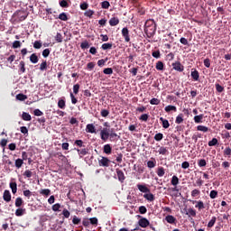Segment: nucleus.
Here are the masks:
<instances>
[{"label": "nucleus", "instance_id": "obj_57", "mask_svg": "<svg viewBox=\"0 0 231 231\" xmlns=\"http://www.w3.org/2000/svg\"><path fill=\"white\" fill-rule=\"evenodd\" d=\"M80 48L81 50H88L89 48V42L88 41L81 42Z\"/></svg>", "mask_w": 231, "mask_h": 231}, {"label": "nucleus", "instance_id": "obj_63", "mask_svg": "<svg viewBox=\"0 0 231 231\" xmlns=\"http://www.w3.org/2000/svg\"><path fill=\"white\" fill-rule=\"evenodd\" d=\"M139 213L140 214H147V208L145 206L139 207Z\"/></svg>", "mask_w": 231, "mask_h": 231}, {"label": "nucleus", "instance_id": "obj_14", "mask_svg": "<svg viewBox=\"0 0 231 231\" xmlns=\"http://www.w3.org/2000/svg\"><path fill=\"white\" fill-rule=\"evenodd\" d=\"M165 221H167V223L170 225H174V223H176V217H174L172 215H168L165 217Z\"/></svg>", "mask_w": 231, "mask_h": 231}, {"label": "nucleus", "instance_id": "obj_20", "mask_svg": "<svg viewBox=\"0 0 231 231\" xmlns=\"http://www.w3.org/2000/svg\"><path fill=\"white\" fill-rule=\"evenodd\" d=\"M77 152L79 156H86V154L89 153V149L88 148L77 149Z\"/></svg>", "mask_w": 231, "mask_h": 231}, {"label": "nucleus", "instance_id": "obj_53", "mask_svg": "<svg viewBox=\"0 0 231 231\" xmlns=\"http://www.w3.org/2000/svg\"><path fill=\"white\" fill-rule=\"evenodd\" d=\"M109 6H111V4H109V2L107 1H104L101 3V8H103L104 10H107Z\"/></svg>", "mask_w": 231, "mask_h": 231}, {"label": "nucleus", "instance_id": "obj_56", "mask_svg": "<svg viewBox=\"0 0 231 231\" xmlns=\"http://www.w3.org/2000/svg\"><path fill=\"white\" fill-rule=\"evenodd\" d=\"M209 198L211 199H216V198H217V190H211L210 193H209Z\"/></svg>", "mask_w": 231, "mask_h": 231}, {"label": "nucleus", "instance_id": "obj_13", "mask_svg": "<svg viewBox=\"0 0 231 231\" xmlns=\"http://www.w3.org/2000/svg\"><path fill=\"white\" fill-rule=\"evenodd\" d=\"M116 137H118V134L115 133V128L109 129L110 142H115V140H116Z\"/></svg>", "mask_w": 231, "mask_h": 231}, {"label": "nucleus", "instance_id": "obj_36", "mask_svg": "<svg viewBox=\"0 0 231 231\" xmlns=\"http://www.w3.org/2000/svg\"><path fill=\"white\" fill-rule=\"evenodd\" d=\"M216 221H217V217H212L210 221L208 223V228H212L214 225H216Z\"/></svg>", "mask_w": 231, "mask_h": 231}, {"label": "nucleus", "instance_id": "obj_44", "mask_svg": "<svg viewBox=\"0 0 231 231\" xmlns=\"http://www.w3.org/2000/svg\"><path fill=\"white\" fill-rule=\"evenodd\" d=\"M23 203V201L21 197L16 198L15 202H14L15 207H17V208L22 207Z\"/></svg>", "mask_w": 231, "mask_h": 231}, {"label": "nucleus", "instance_id": "obj_2", "mask_svg": "<svg viewBox=\"0 0 231 231\" xmlns=\"http://www.w3.org/2000/svg\"><path fill=\"white\" fill-rule=\"evenodd\" d=\"M28 17V13L23 10H18L14 12L13 14V24H19V23H23V21H26Z\"/></svg>", "mask_w": 231, "mask_h": 231}, {"label": "nucleus", "instance_id": "obj_42", "mask_svg": "<svg viewBox=\"0 0 231 231\" xmlns=\"http://www.w3.org/2000/svg\"><path fill=\"white\" fill-rule=\"evenodd\" d=\"M68 1L69 0L60 1V6H61V8H69V4H68Z\"/></svg>", "mask_w": 231, "mask_h": 231}, {"label": "nucleus", "instance_id": "obj_25", "mask_svg": "<svg viewBox=\"0 0 231 231\" xmlns=\"http://www.w3.org/2000/svg\"><path fill=\"white\" fill-rule=\"evenodd\" d=\"M30 60L32 64H37V62H39V57L37 56L36 53H32L31 56H30Z\"/></svg>", "mask_w": 231, "mask_h": 231}, {"label": "nucleus", "instance_id": "obj_39", "mask_svg": "<svg viewBox=\"0 0 231 231\" xmlns=\"http://www.w3.org/2000/svg\"><path fill=\"white\" fill-rule=\"evenodd\" d=\"M33 174H35V172H32V170H26V171L23 172L24 178H32V176H33Z\"/></svg>", "mask_w": 231, "mask_h": 231}, {"label": "nucleus", "instance_id": "obj_6", "mask_svg": "<svg viewBox=\"0 0 231 231\" xmlns=\"http://www.w3.org/2000/svg\"><path fill=\"white\" fill-rule=\"evenodd\" d=\"M138 225L139 226H141V228H147V226H149V225H151V223L149 222V220L145 217H141L138 221Z\"/></svg>", "mask_w": 231, "mask_h": 231}, {"label": "nucleus", "instance_id": "obj_37", "mask_svg": "<svg viewBox=\"0 0 231 231\" xmlns=\"http://www.w3.org/2000/svg\"><path fill=\"white\" fill-rule=\"evenodd\" d=\"M28 99V96L24 94H17L16 100H20V102H24V100Z\"/></svg>", "mask_w": 231, "mask_h": 231}, {"label": "nucleus", "instance_id": "obj_35", "mask_svg": "<svg viewBox=\"0 0 231 231\" xmlns=\"http://www.w3.org/2000/svg\"><path fill=\"white\" fill-rule=\"evenodd\" d=\"M157 175L159 178H163V176H165V169L163 167H159L157 170Z\"/></svg>", "mask_w": 231, "mask_h": 231}, {"label": "nucleus", "instance_id": "obj_34", "mask_svg": "<svg viewBox=\"0 0 231 231\" xmlns=\"http://www.w3.org/2000/svg\"><path fill=\"white\" fill-rule=\"evenodd\" d=\"M58 107L60 109H66V100L59 99V101H58Z\"/></svg>", "mask_w": 231, "mask_h": 231}, {"label": "nucleus", "instance_id": "obj_32", "mask_svg": "<svg viewBox=\"0 0 231 231\" xmlns=\"http://www.w3.org/2000/svg\"><path fill=\"white\" fill-rule=\"evenodd\" d=\"M143 199L147 201H154V195L152 193H146L143 195Z\"/></svg>", "mask_w": 231, "mask_h": 231}, {"label": "nucleus", "instance_id": "obj_24", "mask_svg": "<svg viewBox=\"0 0 231 231\" xmlns=\"http://www.w3.org/2000/svg\"><path fill=\"white\" fill-rule=\"evenodd\" d=\"M9 187L13 194H17V182H10Z\"/></svg>", "mask_w": 231, "mask_h": 231}, {"label": "nucleus", "instance_id": "obj_27", "mask_svg": "<svg viewBox=\"0 0 231 231\" xmlns=\"http://www.w3.org/2000/svg\"><path fill=\"white\" fill-rule=\"evenodd\" d=\"M164 110L166 113H171V111H174V113H176V111H178V108H176V106L172 105H169L165 106Z\"/></svg>", "mask_w": 231, "mask_h": 231}, {"label": "nucleus", "instance_id": "obj_52", "mask_svg": "<svg viewBox=\"0 0 231 231\" xmlns=\"http://www.w3.org/2000/svg\"><path fill=\"white\" fill-rule=\"evenodd\" d=\"M201 194V191H199V189H195L191 191V197L192 198H198V196H199Z\"/></svg>", "mask_w": 231, "mask_h": 231}, {"label": "nucleus", "instance_id": "obj_9", "mask_svg": "<svg viewBox=\"0 0 231 231\" xmlns=\"http://www.w3.org/2000/svg\"><path fill=\"white\" fill-rule=\"evenodd\" d=\"M3 199L4 201H6V203H10V201H12V194L10 193V190L5 189L4 191Z\"/></svg>", "mask_w": 231, "mask_h": 231}, {"label": "nucleus", "instance_id": "obj_55", "mask_svg": "<svg viewBox=\"0 0 231 231\" xmlns=\"http://www.w3.org/2000/svg\"><path fill=\"white\" fill-rule=\"evenodd\" d=\"M150 104L152 106H159L160 104V99L156 98V97H153L150 100Z\"/></svg>", "mask_w": 231, "mask_h": 231}, {"label": "nucleus", "instance_id": "obj_31", "mask_svg": "<svg viewBox=\"0 0 231 231\" xmlns=\"http://www.w3.org/2000/svg\"><path fill=\"white\" fill-rule=\"evenodd\" d=\"M24 163V161L23 159H16L14 165L16 169H21L23 167V164Z\"/></svg>", "mask_w": 231, "mask_h": 231}, {"label": "nucleus", "instance_id": "obj_49", "mask_svg": "<svg viewBox=\"0 0 231 231\" xmlns=\"http://www.w3.org/2000/svg\"><path fill=\"white\" fill-rule=\"evenodd\" d=\"M215 88L217 91V93H223V91H225V88L221 85H219V83L215 84Z\"/></svg>", "mask_w": 231, "mask_h": 231}, {"label": "nucleus", "instance_id": "obj_43", "mask_svg": "<svg viewBox=\"0 0 231 231\" xmlns=\"http://www.w3.org/2000/svg\"><path fill=\"white\" fill-rule=\"evenodd\" d=\"M197 131H201L202 133H208V127L205 125H198Z\"/></svg>", "mask_w": 231, "mask_h": 231}, {"label": "nucleus", "instance_id": "obj_58", "mask_svg": "<svg viewBox=\"0 0 231 231\" xmlns=\"http://www.w3.org/2000/svg\"><path fill=\"white\" fill-rule=\"evenodd\" d=\"M139 120H142V122H147L149 120V114H143Z\"/></svg>", "mask_w": 231, "mask_h": 231}, {"label": "nucleus", "instance_id": "obj_26", "mask_svg": "<svg viewBox=\"0 0 231 231\" xmlns=\"http://www.w3.org/2000/svg\"><path fill=\"white\" fill-rule=\"evenodd\" d=\"M204 116L203 114H200L199 116H194V122L195 124H201L203 122Z\"/></svg>", "mask_w": 231, "mask_h": 231}, {"label": "nucleus", "instance_id": "obj_8", "mask_svg": "<svg viewBox=\"0 0 231 231\" xmlns=\"http://www.w3.org/2000/svg\"><path fill=\"white\" fill-rule=\"evenodd\" d=\"M110 162L106 157H102L98 160L99 167H109Z\"/></svg>", "mask_w": 231, "mask_h": 231}, {"label": "nucleus", "instance_id": "obj_23", "mask_svg": "<svg viewBox=\"0 0 231 231\" xmlns=\"http://www.w3.org/2000/svg\"><path fill=\"white\" fill-rule=\"evenodd\" d=\"M147 167L149 169H154V167H156V159L152 158L151 161H148L147 162Z\"/></svg>", "mask_w": 231, "mask_h": 231}, {"label": "nucleus", "instance_id": "obj_61", "mask_svg": "<svg viewBox=\"0 0 231 231\" xmlns=\"http://www.w3.org/2000/svg\"><path fill=\"white\" fill-rule=\"evenodd\" d=\"M22 43L19 41H14L13 42V49L17 50V48H21Z\"/></svg>", "mask_w": 231, "mask_h": 231}, {"label": "nucleus", "instance_id": "obj_51", "mask_svg": "<svg viewBox=\"0 0 231 231\" xmlns=\"http://www.w3.org/2000/svg\"><path fill=\"white\" fill-rule=\"evenodd\" d=\"M175 124H183V114L177 116Z\"/></svg>", "mask_w": 231, "mask_h": 231}, {"label": "nucleus", "instance_id": "obj_17", "mask_svg": "<svg viewBox=\"0 0 231 231\" xmlns=\"http://www.w3.org/2000/svg\"><path fill=\"white\" fill-rule=\"evenodd\" d=\"M112 152H113V148L111 147V144L104 145L103 152H105V154H111Z\"/></svg>", "mask_w": 231, "mask_h": 231}, {"label": "nucleus", "instance_id": "obj_62", "mask_svg": "<svg viewBox=\"0 0 231 231\" xmlns=\"http://www.w3.org/2000/svg\"><path fill=\"white\" fill-rule=\"evenodd\" d=\"M55 41L56 42H62V34L60 32H57L55 36Z\"/></svg>", "mask_w": 231, "mask_h": 231}, {"label": "nucleus", "instance_id": "obj_41", "mask_svg": "<svg viewBox=\"0 0 231 231\" xmlns=\"http://www.w3.org/2000/svg\"><path fill=\"white\" fill-rule=\"evenodd\" d=\"M155 68L158 71H163L164 65L162 61H157Z\"/></svg>", "mask_w": 231, "mask_h": 231}, {"label": "nucleus", "instance_id": "obj_48", "mask_svg": "<svg viewBox=\"0 0 231 231\" xmlns=\"http://www.w3.org/2000/svg\"><path fill=\"white\" fill-rule=\"evenodd\" d=\"M154 140L156 142H162V140H163V134L162 133H158L154 135Z\"/></svg>", "mask_w": 231, "mask_h": 231}, {"label": "nucleus", "instance_id": "obj_59", "mask_svg": "<svg viewBox=\"0 0 231 231\" xmlns=\"http://www.w3.org/2000/svg\"><path fill=\"white\" fill-rule=\"evenodd\" d=\"M48 68V62L46 60L42 61V63L40 65L41 71H44V69H47Z\"/></svg>", "mask_w": 231, "mask_h": 231}, {"label": "nucleus", "instance_id": "obj_1", "mask_svg": "<svg viewBox=\"0 0 231 231\" xmlns=\"http://www.w3.org/2000/svg\"><path fill=\"white\" fill-rule=\"evenodd\" d=\"M144 33H146L149 38L156 33V23H154V20L149 19L146 21L144 24Z\"/></svg>", "mask_w": 231, "mask_h": 231}, {"label": "nucleus", "instance_id": "obj_60", "mask_svg": "<svg viewBox=\"0 0 231 231\" xmlns=\"http://www.w3.org/2000/svg\"><path fill=\"white\" fill-rule=\"evenodd\" d=\"M103 73L105 75H113V69L112 68L104 69Z\"/></svg>", "mask_w": 231, "mask_h": 231}, {"label": "nucleus", "instance_id": "obj_3", "mask_svg": "<svg viewBox=\"0 0 231 231\" xmlns=\"http://www.w3.org/2000/svg\"><path fill=\"white\" fill-rule=\"evenodd\" d=\"M171 66L172 69H174L175 71H179V73H182V71L185 70V66H183V64H181V62L180 61L173 62Z\"/></svg>", "mask_w": 231, "mask_h": 231}, {"label": "nucleus", "instance_id": "obj_64", "mask_svg": "<svg viewBox=\"0 0 231 231\" xmlns=\"http://www.w3.org/2000/svg\"><path fill=\"white\" fill-rule=\"evenodd\" d=\"M152 57H154V59H160L161 54H160V51H154L152 52Z\"/></svg>", "mask_w": 231, "mask_h": 231}, {"label": "nucleus", "instance_id": "obj_33", "mask_svg": "<svg viewBox=\"0 0 231 231\" xmlns=\"http://www.w3.org/2000/svg\"><path fill=\"white\" fill-rule=\"evenodd\" d=\"M40 194H41L42 196H46V197H48V196H50V195L51 194V190L50 189H41V190H40Z\"/></svg>", "mask_w": 231, "mask_h": 231}, {"label": "nucleus", "instance_id": "obj_18", "mask_svg": "<svg viewBox=\"0 0 231 231\" xmlns=\"http://www.w3.org/2000/svg\"><path fill=\"white\" fill-rule=\"evenodd\" d=\"M160 121L162 124L163 129H169V127H171V124H169V120H167L163 117H160Z\"/></svg>", "mask_w": 231, "mask_h": 231}, {"label": "nucleus", "instance_id": "obj_29", "mask_svg": "<svg viewBox=\"0 0 231 231\" xmlns=\"http://www.w3.org/2000/svg\"><path fill=\"white\" fill-rule=\"evenodd\" d=\"M195 203H197L195 205V208H198L199 210H203V208H205V204L203 203V201L199 200V201H195Z\"/></svg>", "mask_w": 231, "mask_h": 231}, {"label": "nucleus", "instance_id": "obj_40", "mask_svg": "<svg viewBox=\"0 0 231 231\" xmlns=\"http://www.w3.org/2000/svg\"><path fill=\"white\" fill-rule=\"evenodd\" d=\"M113 48V43H103L102 46H101V49H103L104 51L106 50H112Z\"/></svg>", "mask_w": 231, "mask_h": 231}, {"label": "nucleus", "instance_id": "obj_46", "mask_svg": "<svg viewBox=\"0 0 231 231\" xmlns=\"http://www.w3.org/2000/svg\"><path fill=\"white\" fill-rule=\"evenodd\" d=\"M203 180H201V178H199L197 180H196V183H193V187H203Z\"/></svg>", "mask_w": 231, "mask_h": 231}, {"label": "nucleus", "instance_id": "obj_4", "mask_svg": "<svg viewBox=\"0 0 231 231\" xmlns=\"http://www.w3.org/2000/svg\"><path fill=\"white\" fill-rule=\"evenodd\" d=\"M171 184L175 187L172 189V191L173 192H178V185H180V179L178 178V176L176 175H173L172 178H171Z\"/></svg>", "mask_w": 231, "mask_h": 231}, {"label": "nucleus", "instance_id": "obj_22", "mask_svg": "<svg viewBox=\"0 0 231 231\" xmlns=\"http://www.w3.org/2000/svg\"><path fill=\"white\" fill-rule=\"evenodd\" d=\"M159 154H162V156H165L167 154H169V150H167V147L165 146H159Z\"/></svg>", "mask_w": 231, "mask_h": 231}, {"label": "nucleus", "instance_id": "obj_12", "mask_svg": "<svg viewBox=\"0 0 231 231\" xmlns=\"http://www.w3.org/2000/svg\"><path fill=\"white\" fill-rule=\"evenodd\" d=\"M116 175L121 183H124V181H125V175L124 174V171L122 170L116 169Z\"/></svg>", "mask_w": 231, "mask_h": 231}, {"label": "nucleus", "instance_id": "obj_47", "mask_svg": "<svg viewBox=\"0 0 231 231\" xmlns=\"http://www.w3.org/2000/svg\"><path fill=\"white\" fill-rule=\"evenodd\" d=\"M217 143H218L217 138H213L211 141L208 143V147H214L217 145Z\"/></svg>", "mask_w": 231, "mask_h": 231}, {"label": "nucleus", "instance_id": "obj_21", "mask_svg": "<svg viewBox=\"0 0 231 231\" xmlns=\"http://www.w3.org/2000/svg\"><path fill=\"white\" fill-rule=\"evenodd\" d=\"M26 214V208H17L15 210V216L17 217H21V216H24Z\"/></svg>", "mask_w": 231, "mask_h": 231}, {"label": "nucleus", "instance_id": "obj_15", "mask_svg": "<svg viewBox=\"0 0 231 231\" xmlns=\"http://www.w3.org/2000/svg\"><path fill=\"white\" fill-rule=\"evenodd\" d=\"M186 216L189 217H196V209L189 208L186 211Z\"/></svg>", "mask_w": 231, "mask_h": 231}, {"label": "nucleus", "instance_id": "obj_30", "mask_svg": "<svg viewBox=\"0 0 231 231\" xmlns=\"http://www.w3.org/2000/svg\"><path fill=\"white\" fill-rule=\"evenodd\" d=\"M22 118L25 122H30V120H32V116L30 114L26 113V112H23Z\"/></svg>", "mask_w": 231, "mask_h": 231}, {"label": "nucleus", "instance_id": "obj_16", "mask_svg": "<svg viewBox=\"0 0 231 231\" xmlns=\"http://www.w3.org/2000/svg\"><path fill=\"white\" fill-rule=\"evenodd\" d=\"M137 189L140 190V192H151V189L145 185L137 184Z\"/></svg>", "mask_w": 231, "mask_h": 231}, {"label": "nucleus", "instance_id": "obj_45", "mask_svg": "<svg viewBox=\"0 0 231 231\" xmlns=\"http://www.w3.org/2000/svg\"><path fill=\"white\" fill-rule=\"evenodd\" d=\"M198 165L199 167L202 168V167H207V160L205 159H199L198 161Z\"/></svg>", "mask_w": 231, "mask_h": 231}, {"label": "nucleus", "instance_id": "obj_50", "mask_svg": "<svg viewBox=\"0 0 231 231\" xmlns=\"http://www.w3.org/2000/svg\"><path fill=\"white\" fill-rule=\"evenodd\" d=\"M33 48L35 50H41V48H42V42H41L40 41H35L33 43Z\"/></svg>", "mask_w": 231, "mask_h": 231}, {"label": "nucleus", "instance_id": "obj_7", "mask_svg": "<svg viewBox=\"0 0 231 231\" xmlns=\"http://www.w3.org/2000/svg\"><path fill=\"white\" fill-rule=\"evenodd\" d=\"M121 33L125 42H129L131 41V37L129 36V29H127V27L123 28Z\"/></svg>", "mask_w": 231, "mask_h": 231}, {"label": "nucleus", "instance_id": "obj_38", "mask_svg": "<svg viewBox=\"0 0 231 231\" xmlns=\"http://www.w3.org/2000/svg\"><path fill=\"white\" fill-rule=\"evenodd\" d=\"M58 19H60V21H68L69 18H68V14L61 13L59 14Z\"/></svg>", "mask_w": 231, "mask_h": 231}, {"label": "nucleus", "instance_id": "obj_28", "mask_svg": "<svg viewBox=\"0 0 231 231\" xmlns=\"http://www.w3.org/2000/svg\"><path fill=\"white\" fill-rule=\"evenodd\" d=\"M26 72V68H25V63L23 60L20 61L19 64V73H25Z\"/></svg>", "mask_w": 231, "mask_h": 231}, {"label": "nucleus", "instance_id": "obj_11", "mask_svg": "<svg viewBox=\"0 0 231 231\" xmlns=\"http://www.w3.org/2000/svg\"><path fill=\"white\" fill-rule=\"evenodd\" d=\"M86 131L87 133H90L91 134H97V128H95V125L93 124L87 125Z\"/></svg>", "mask_w": 231, "mask_h": 231}, {"label": "nucleus", "instance_id": "obj_54", "mask_svg": "<svg viewBox=\"0 0 231 231\" xmlns=\"http://www.w3.org/2000/svg\"><path fill=\"white\" fill-rule=\"evenodd\" d=\"M100 115L103 116V118H107V116H109V110L102 109Z\"/></svg>", "mask_w": 231, "mask_h": 231}, {"label": "nucleus", "instance_id": "obj_19", "mask_svg": "<svg viewBox=\"0 0 231 231\" xmlns=\"http://www.w3.org/2000/svg\"><path fill=\"white\" fill-rule=\"evenodd\" d=\"M119 23H120V19H118V17H112L109 20L110 26H116Z\"/></svg>", "mask_w": 231, "mask_h": 231}, {"label": "nucleus", "instance_id": "obj_5", "mask_svg": "<svg viewBox=\"0 0 231 231\" xmlns=\"http://www.w3.org/2000/svg\"><path fill=\"white\" fill-rule=\"evenodd\" d=\"M100 136L103 142H107L109 139V128H103V130L100 132Z\"/></svg>", "mask_w": 231, "mask_h": 231}, {"label": "nucleus", "instance_id": "obj_10", "mask_svg": "<svg viewBox=\"0 0 231 231\" xmlns=\"http://www.w3.org/2000/svg\"><path fill=\"white\" fill-rule=\"evenodd\" d=\"M191 79H193V80L195 82L199 81V71H198V69H191Z\"/></svg>", "mask_w": 231, "mask_h": 231}]
</instances>
